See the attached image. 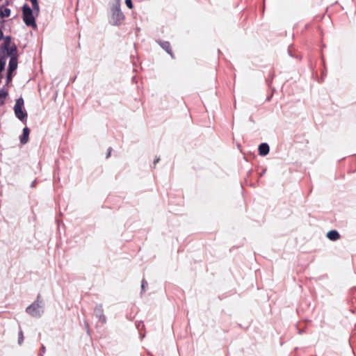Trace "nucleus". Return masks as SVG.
<instances>
[{
  "mask_svg": "<svg viewBox=\"0 0 356 356\" xmlns=\"http://www.w3.org/2000/svg\"><path fill=\"white\" fill-rule=\"evenodd\" d=\"M17 49L16 45L8 47V49H0V79L2 78V72L5 69L8 57L17 56Z\"/></svg>",
  "mask_w": 356,
  "mask_h": 356,
  "instance_id": "nucleus-1",
  "label": "nucleus"
},
{
  "mask_svg": "<svg viewBox=\"0 0 356 356\" xmlns=\"http://www.w3.org/2000/svg\"><path fill=\"white\" fill-rule=\"evenodd\" d=\"M26 312L35 318H40L43 314L44 302L40 294L38 295L35 301L26 309Z\"/></svg>",
  "mask_w": 356,
  "mask_h": 356,
  "instance_id": "nucleus-2",
  "label": "nucleus"
},
{
  "mask_svg": "<svg viewBox=\"0 0 356 356\" xmlns=\"http://www.w3.org/2000/svg\"><path fill=\"white\" fill-rule=\"evenodd\" d=\"M111 10V23L115 26L121 24L124 19V16L120 10V0H117L116 3L113 5Z\"/></svg>",
  "mask_w": 356,
  "mask_h": 356,
  "instance_id": "nucleus-3",
  "label": "nucleus"
},
{
  "mask_svg": "<svg viewBox=\"0 0 356 356\" xmlns=\"http://www.w3.org/2000/svg\"><path fill=\"white\" fill-rule=\"evenodd\" d=\"M34 10L30 6L25 3L22 6V17L23 21L28 26L36 27L35 17L33 16Z\"/></svg>",
  "mask_w": 356,
  "mask_h": 356,
  "instance_id": "nucleus-4",
  "label": "nucleus"
},
{
  "mask_svg": "<svg viewBox=\"0 0 356 356\" xmlns=\"http://www.w3.org/2000/svg\"><path fill=\"white\" fill-rule=\"evenodd\" d=\"M24 107V100L22 98H19L17 99L16 103L14 106V111L16 117L21 121H24L26 119L27 113L26 111L23 109Z\"/></svg>",
  "mask_w": 356,
  "mask_h": 356,
  "instance_id": "nucleus-5",
  "label": "nucleus"
},
{
  "mask_svg": "<svg viewBox=\"0 0 356 356\" xmlns=\"http://www.w3.org/2000/svg\"><path fill=\"white\" fill-rule=\"evenodd\" d=\"M17 56H12L10 58L9 64H8V69L7 72V83L10 82L12 80L13 77V72L17 69Z\"/></svg>",
  "mask_w": 356,
  "mask_h": 356,
  "instance_id": "nucleus-6",
  "label": "nucleus"
},
{
  "mask_svg": "<svg viewBox=\"0 0 356 356\" xmlns=\"http://www.w3.org/2000/svg\"><path fill=\"white\" fill-rule=\"evenodd\" d=\"M94 312H95V314L96 317L98 318L99 320L102 323H106V316L104 314V311H103V308H102V305H97L95 307V308Z\"/></svg>",
  "mask_w": 356,
  "mask_h": 356,
  "instance_id": "nucleus-7",
  "label": "nucleus"
},
{
  "mask_svg": "<svg viewBox=\"0 0 356 356\" xmlns=\"http://www.w3.org/2000/svg\"><path fill=\"white\" fill-rule=\"evenodd\" d=\"M269 152V146L267 143H261L259 146V154L261 156H266Z\"/></svg>",
  "mask_w": 356,
  "mask_h": 356,
  "instance_id": "nucleus-8",
  "label": "nucleus"
},
{
  "mask_svg": "<svg viewBox=\"0 0 356 356\" xmlns=\"http://www.w3.org/2000/svg\"><path fill=\"white\" fill-rule=\"evenodd\" d=\"M29 129L28 127H25L23 129V134L20 137V142L22 144H26L29 140Z\"/></svg>",
  "mask_w": 356,
  "mask_h": 356,
  "instance_id": "nucleus-9",
  "label": "nucleus"
},
{
  "mask_svg": "<svg viewBox=\"0 0 356 356\" xmlns=\"http://www.w3.org/2000/svg\"><path fill=\"white\" fill-rule=\"evenodd\" d=\"M327 237L331 241H337L339 238L340 236L337 231L331 230L327 232Z\"/></svg>",
  "mask_w": 356,
  "mask_h": 356,
  "instance_id": "nucleus-10",
  "label": "nucleus"
},
{
  "mask_svg": "<svg viewBox=\"0 0 356 356\" xmlns=\"http://www.w3.org/2000/svg\"><path fill=\"white\" fill-rule=\"evenodd\" d=\"M3 39L4 42L3 44L0 47V49H8V47H9L15 45L14 43L11 42V38L10 36H6Z\"/></svg>",
  "mask_w": 356,
  "mask_h": 356,
  "instance_id": "nucleus-11",
  "label": "nucleus"
},
{
  "mask_svg": "<svg viewBox=\"0 0 356 356\" xmlns=\"http://www.w3.org/2000/svg\"><path fill=\"white\" fill-rule=\"evenodd\" d=\"M10 15V10L3 6L0 7V17L1 18L8 17Z\"/></svg>",
  "mask_w": 356,
  "mask_h": 356,
  "instance_id": "nucleus-12",
  "label": "nucleus"
},
{
  "mask_svg": "<svg viewBox=\"0 0 356 356\" xmlns=\"http://www.w3.org/2000/svg\"><path fill=\"white\" fill-rule=\"evenodd\" d=\"M161 47L165 50L172 57V53L170 48V44L168 42H161Z\"/></svg>",
  "mask_w": 356,
  "mask_h": 356,
  "instance_id": "nucleus-13",
  "label": "nucleus"
},
{
  "mask_svg": "<svg viewBox=\"0 0 356 356\" xmlns=\"http://www.w3.org/2000/svg\"><path fill=\"white\" fill-rule=\"evenodd\" d=\"M6 95V92H5L3 90H0V106L4 103Z\"/></svg>",
  "mask_w": 356,
  "mask_h": 356,
  "instance_id": "nucleus-14",
  "label": "nucleus"
},
{
  "mask_svg": "<svg viewBox=\"0 0 356 356\" xmlns=\"http://www.w3.org/2000/svg\"><path fill=\"white\" fill-rule=\"evenodd\" d=\"M24 340V335L22 331H19V339H18V343L19 344H22Z\"/></svg>",
  "mask_w": 356,
  "mask_h": 356,
  "instance_id": "nucleus-15",
  "label": "nucleus"
},
{
  "mask_svg": "<svg viewBox=\"0 0 356 356\" xmlns=\"http://www.w3.org/2000/svg\"><path fill=\"white\" fill-rule=\"evenodd\" d=\"M125 3L129 8H133V3L131 0H125Z\"/></svg>",
  "mask_w": 356,
  "mask_h": 356,
  "instance_id": "nucleus-16",
  "label": "nucleus"
},
{
  "mask_svg": "<svg viewBox=\"0 0 356 356\" xmlns=\"http://www.w3.org/2000/svg\"><path fill=\"white\" fill-rule=\"evenodd\" d=\"M147 281H146L145 280H144V279H143V280H142V284H141V288H142V290H143V291L144 290V289H145V286H147Z\"/></svg>",
  "mask_w": 356,
  "mask_h": 356,
  "instance_id": "nucleus-17",
  "label": "nucleus"
},
{
  "mask_svg": "<svg viewBox=\"0 0 356 356\" xmlns=\"http://www.w3.org/2000/svg\"><path fill=\"white\" fill-rule=\"evenodd\" d=\"M3 33L2 31L0 29V40L1 39H3Z\"/></svg>",
  "mask_w": 356,
  "mask_h": 356,
  "instance_id": "nucleus-18",
  "label": "nucleus"
},
{
  "mask_svg": "<svg viewBox=\"0 0 356 356\" xmlns=\"http://www.w3.org/2000/svg\"><path fill=\"white\" fill-rule=\"evenodd\" d=\"M160 159L159 157L156 158L154 161V165H156V163H158Z\"/></svg>",
  "mask_w": 356,
  "mask_h": 356,
  "instance_id": "nucleus-19",
  "label": "nucleus"
},
{
  "mask_svg": "<svg viewBox=\"0 0 356 356\" xmlns=\"http://www.w3.org/2000/svg\"><path fill=\"white\" fill-rule=\"evenodd\" d=\"M44 351H45V347L42 345L41 347V352L44 353Z\"/></svg>",
  "mask_w": 356,
  "mask_h": 356,
  "instance_id": "nucleus-20",
  "label": "nucleus"
},
{
  "mask_svg": "<svg viewBox=\"0 0 356 356\" xmlns=\"http://www.w3.org/2000/svg\"><path fill=\"white\" fill-rule=\"evenodd\" d=\"M110 154H111V148L108 149V152L107 153L106 158H108L110 156Z\"/></svg>",
  "mask_w": 356,
  "mask_h": 356,
  "instance_id": "nucleus-21",
  "label": "nucleus"
},
{
  "mask_svg": "<svg viewBox=\"0 0 356 356\" xmlns=\"http://www.w3.org/2000/svg\"><path fill=\"white\" fill-rule=\"evenodd\" d=\"M2 22L0 20V23H1Z\"/></svg>",
  "mask_w": 356,
  "mask_h": 356,
  "instance_id": "nucleus-22",
  "label": "nucleus"
}]
</instances>
